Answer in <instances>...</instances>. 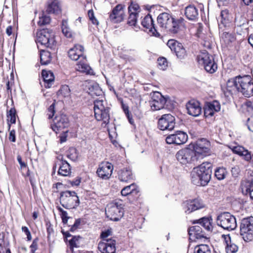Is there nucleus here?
Instances as JSON below:
<instances>
[{"label": "nucleus", "mask_w": 253, "mask_h": 253, "mask_svg": "<svg viewBox=\"0 0 253 253\" xmlns=\"http://www.w3.org/2000/svg\"><path fill=\"white\" fill-rule=\"evenodd\" d=\"M226 244V251L227 253H235L238 249L236 245L231 243L230 238L228 235L224 236Z\"/></svg>", "instance_id": "40"}, {"label": "nucleus", "mask_w": 253, "mask_h": 253, "mask_svg": "<svg viewBox=\"0 0 253 253\" xmlns=\"http://www.w3.org/2000/svg\"><path fill=\"white\" fill-rule=\"evenodd\" d=\"M81 238L80 236H73L69 241V249L72 253H78L79 251L78 248L80 247L79 240Z\"/></svg>", "instance_id": "34"}, {"label": "nucleus", "mask_w": 253, "mask_h": 253, "mask_svg": "<svg viewBox=\"0 0 253 253\" xmlns=\"http://www.w3.org/2000/svg\"><path fill=\"white\" fill-rule=\"evenodd\" d=\"M182 206L185 210V212L187 213H190L204 208V204L201 199H195L183 202Z\"/></svg>", "instance_id": "15"}, {"label": "nucleus", "mask_w": 253, "mask_h": 253, "mask_svg": "<svg viewBox=\"0 0 253 253\" xmlns=\"http://www.w3.org/2000/svg\"><path fill=\"white\" fill-rule=\"evenodd\" d=\"M124 6L121 4H118L112 10L110 15V20L114 23L120 22L124 18Z\"/></svg>", "instance_id": "24"}, {"label": "nucleus", "mask_w": 253, "mask_h": 253, "mask_svg": "<svg viewBox=\"0 0 253 253\" xmlns=\"http://www.w3.org/2000/svg\"><path fill=\"white\" fill-rule=\"evenodd\" d=\"M175 125V118L170 114L162 115L158 122V127L162 130H172Z\"/></svg>", "instance_id": "10"}, {"label": "nucleus", "mask_w": 253, "mask_h": 253, "mask_svg": "<svg viewBox=\"0 0 253 253\" xmlns=\"http://www.w3.org/2000/svg\"><path fill=\"white\" fill-rule=\"evenodd\" d=\"M56 50L45 51L42 50L40 54V60L41 63L42 65H47L51 61V55L53 53H55Z\"/></svg>", "instance_id": "37"}, {"label": "nucleus", "mask_w": 253, "mask_h": 253, "mask_svg": "<svg viewBox=\"0 0 253 253\" xmlns=\"http://www.w3.org/2000/svg\"><path fill=\"white\" fill-rule=\"evenodd\" d=\"M238 91L242 92L245 97L253 95V83L250 76H239Z\"/></svg>", "instance_id": "8"}, {"label": "nucleus", "mask_w": 253, "mask_h": 253, "mask_svg": "<svg viewBox=\"0 0 253 253\" xmlns=\"http://www.w3.org/2000/svg\"><path fill=\"white\" fill-rule=\"evenodd\" d=\"M9 140L13 142H14L16 140L15 131L13 129L10 131Z\"/></svg>", "instance_id": "60"}, {"label": "nucleus", "mask_w": 253, "mask_h": 253, "mask_svg": "<svg viewBox=\"0 0 253 253\" xmlns=\"http://www.w3.org/2000/svg\"><path fill=\"white\" fill-rule=\"evenodd\" d=\"M119 178L121 181L127 182L133 179L131 170L129 169H121L119 172Z\"/></svg>", "instance_id": "35"}, {"label": "nucleus", "mask_w": 253, "mask_h": 253, "mask_svg": "<svg viewBox=\"0 0 253 253\" xmlns=\"http://www.w3.org/2000/svg\"><path fill=\"white\" fill-rule=\"evenodd\" d=\"M185 21L181 17L174 18H172L168 31L173 34H177L185 28Z\"/></svg>", "instance_id": "16"}, {"label": "nucleus", "mask_w": 253, "mask_h": 253, "mask_svg": "<svg viewBox=\"0 0 253 253\" xmlns=\"http://www.w3.org/2000/svg\"><path fill=\"white\" fill-rule=\"evenodd\" d=\"M204 116L206 118L213 116L215 112L220 110V104L217 101L214 100L211 102L207 103L204 106Z\"/></svg>", "instance_id": "21"}, {"label": "nucleus", "mask_w": 253, "mask_h": 253, "mask_svg": "<svg viewBox=\"0 0 253 253\" xmlns=\"http://www.w3.org/2000/svg\"><path fill=\"white\" fill-rule=\"evenodd\" d=\"M191 182L197 186H203L202 179L201 178L200 171L198 167L194 168L191 172Z\"/></svg>", "instance_id": "32"}, {"label": "nucleus", "mask_w": 253, "mask_h": 253, "mask_svg": "<svg viewBox=\"0 0 253 253\" xmlns=\"http://www.w3.org/2000/svg\"><path fill=\"white\" fill-rule=\"evenodd\" d=\"M82 220L80 218L77 219L74 224L71 226L70 230L71 232H74L78 228L80 227V225H81Z\"/></svg>", "instance_id": "54"}, {"label": "nucleus", "mask_w": 253, "mask_h": 253, "mask_svg": "<svg viewBox=\"0 0 253 253\" xmlns=\"http://www.w3.org/2000/svg\"><path fill=\"white\" fill-rule=\"evenodd\" d=\"M38 241L39 239L38 238H35L33 241V242L30 247V248H31V253H35V252L38 249Z\"/></svg>", "instance_id": "52"}, {"label": "nucleus", "mask_w": 253, "mask_h": 253, "mask_svg": "<svg viewBox=\"0 0 253 253\" xmlns=\"http://www.w3.org/2000/svg\"><path fill=\"white\" fill-rule=\"evenodd\" d=\"M27 176H29V180L31 183V184L32 186H33L36 182L35 179L30 174L29 170L28 169L27 173Z\"/></svg>", "instance_id": "62"}, {"label": "nucleus", "mask_w": 253, "mask_h": 253, "mask_svg": "<svg viewBox=\"0 0 253 253\" xmlns=\"http://www.w3.org/2000/svg\"><path fill=\"white\" fill-rule=\"evenodd\" d=\"M113 171V166L108 162L102 163L99 166L96 173L98 176L103 179H108Z\"/></svg>", "instance_id": "19"}, {"label": "nucleus", "mask_w": 253, "mask_h": 253, "mask_svg": "<svg viewBox=\"0 0 253 253\" xmlns=\"http://www.w3.org/2000/svg\"><path fill=\"white\" fill-rule=\"evenodd\" d=\"M17 159L19 165H20V168L21 169H27L26 164L22 161V158L20 155L17 156Z\"/></svg>", "instance_id": "59"}, {"label": "nucleus", "mask_w": 253, "mask_h": 253, "mask_svg": "<svg viewBox=\"0 0 253 253\" xmlns=\"http://www.w3.org/2000/svg\"><path fill=\"white\" fill-rule=\"evenodd\" d=\"M216 222L218 226L228 231L233 230L237 227L235 217L228 212H223L218 215Z\"/></svg>", "instance_id": "5"}, {"label": "nucleus", "mask_w": 253, "mask_h": 253, "mask_svg": "<svg viewBox=\"0 0 253 253\" xmlns=\"http://www.w3.org/2000/svg\"><path fill=\"white\" fill-rule=\"evenodd\" d=\"M53 122L54 125L51 126V128L56 133H57L59 130L67 127L69 125L68 118L63 114L56 116Z\"/></svg>", "instance_id": "17"}, {"label": "nucleus", "mask_w": 253, "mask_h": 253, "mask_svg": "<svg viewBox=\"0 0 253 253\" xmlns=\"http://www.w3.org/2000/svg\"><path fill=\"white\" fill-rule=\"evenodd\" d=\"M76 70L81 72L85 73L86 74L94 75L93 70L87 63L86 57L79 61L77 64Z\"/></svg>", "instance_id": "29"}, {"label": "nucleus", "mask_w": 253, "mask_h": 253, "mask_svg": "<svg viewBox=\"0 0 253 253\" xmlns=\"http://www.w3.org/2000/svg\"><path fill=\"white\" fill-rule=\"evenodd\" d=\"M211 167V164L208 162L203 163L198 167L200 171L203 186L206 185L211 179L212 173Z\"/></svg>", "instance_id": "12"}, {"label": "nucleus", "mask_w": 253, "mask_h": 253, "mask_svg": "<svg viewBox=\"0 0 253 253\" xmlns=\"http://www.w3.org/2000/svg\"><path fill=\"white\" fill-rule=\"evenodd\" d=\"M16 111L14 108H11L7 113V121L11 124L16 122Z\"/></svg>", "instance_id": "45"}, {"label": "nucleus", "mask_w": 253, "mask_h": 253, "mask_svg": "<svg viewBox=\"0 0 253 253\" xmlns=\"http://www.w3.org/2000/svg\"><path fill=\"white\" fill-rule=\"evenodd\" d=\"M116 242L115 240L103 239L99 242L98 249L101 253H115Z\"/></svg>", "instance_id": "14"}, {"label": "nucleus", "mask_w": 253, "mask_h": 253, "mask_svg": "<svg viewBox=\"0 0 253 253\" xmlns=\"http://www.w3.org/2000/svg\"><path fill=\"white\" fill-rule=\"evenodd\" d=\"M227 174L228 172L226 169L223 167L217 168L214 172L215 176L219 180L224 179Z\"/></svg>", "instance_id": "42"}, {"label": "nucleus", "mask_w": 253, "mask_h": 253, "mask_svg": "<svg viewBox=\"0 0 253 253\" xmlns=\"http://www.w3.org/2000/svg\"><path fill=\"white\" fill-rule=\"evenodd\" d=\"M235 39L233 35L228 32H224L221 36V41L223 42L226 45H228L231 42H234Z\"/></svg>", "instance_id": "43"}, {"label": "nucleus", "mask_w": 253, "mask_h": 253, "mask_svg": "<svg viewBox=\"0 0 253 253\" xmlns=\"http://www.w3.org/2000/svg\"><path fill=\"white\" fill-rule=\"evenodd\" d=\"M185 15L188 19L196 21L199 17L198 9L194 5H189L185 8Z\"/></svg>", "instance_id": "27"}, {"label": "nucleus", "mask_w": 253, "mask_h": 253, "mask_svg": "<svg viewBox=\"0 0 253 253\" xmlns=\"http://www.w3.org/2000/svg\"><path fill=\"white\" fill-rule=\"evenodd\" d=\"M194 253H214V252L209 245L201 244L195 248Z\"/></svg>", "instance_id": "41"}, {"label": "nucleus", "mask_w": 253, "mask_h": 253, "mask_svg": "<svg viewBox=\"0 0 253 253\" xmlns=\"http://www.w3.org/2000/svg\"><path fill=\"white\" fill-rule=\"evenodd\" d=\"M55 103H53L48 109V119H51L55 113Z\"/></svg>", "instance_id": "55"}, {"label": "nucleus", "mask_w": 253, "mask_h": 253, "mask_svg": "<svg viewBox=\"0 0 253 253\" xmlns=\"http://www.w3.org/2000/svg\"><path fill=\"white\" fill-rule=\"evenodd\" d=\"M246 194H249L250 198L253 200V184L249 183V185L246 187Z\"/></svg>", "instance_id": "53"}, {"label": "nucleus", "mask_w": 253, "mask_h": 253, "mask_svg": "<svg viewBox=\"0 0 253 253\" xmlns=\"http://www.w3.org/2000/svg\"><path fill=\"white\" fill-rule=\"evenodd\" d=\"M129 13L127 24L130 26H135L137 21L138 13L130 12Z\"/></svg>", "instance_id": "48"}, {"label": "nucleus", "mask_w": 253, "mask_h": 253, "mask_svg": "<svg viewBox=\"0 0 253 253\" xmlns=\"http://www.w3.org/2000/svg\"><path fill=\"white\" fill-rule=\"evenodd\" d=\"M188 234L189 239L192 241H195V239L206 238L205 232L199 225H195L189 227L188 229Z\"/></svg>", "instance_id": "22"}, {"label": "nucleus", "mask_w": 253, "mask_h": 253, "mask_svg": "<svg viewBox=\"0 0 253 253\" xmlns=\"http://www.w3.org/2000/svg\"><path fill=\"white\" fill-rule=\"evenodd\" d=\"M150 105L153 111L160 110L164 108L167 102L166 99L159 92L156 91L151 94Z\"/></svg>", "instance_id": "11"}, {"label": "nucleus", "mask_w": 253, "mask_h": 253, "mask_svg": "<svg viewBox=\"0 0 253 253\" xmlns=\"http://www.w3.org/2000/svg\"><path fill=\"white\" fill-rule=\"evenodd\" d=\"M69 57L73 60H81L84 59L86 55L84 54V48L80 44H76L68 51Z\"/></svg>", "instance_id": "20"}, {"label": "nucleus", "mask_w": 253, "mask_h": 253, "mask_svg": "<svg viewBox=\"0 0 253 253\" xmlns=\"http://www.w3.org/2000/svg\"><path fill=\"white\" fill-rule=\"evenodd\" d=\"M172 18L171 15L168 13H161L157 17L158 23L161 27L168 30Z\"/></svg>", "instance_id": "26"}, {"label": "nucleus", "mask_w": 253, "mask_h": 253, "mask_svg": "<svg viewBox=\"0 0 253 253\" xmlns=\"http://www.w3.org/2000/svg\"><path fill=\"white\" fill-rule=\"evenodd\" d=\"M60 204L65 209H72L77 207L80 204V200L75 191H65L60 194Z\"/></svg>", "instance_id": "3"}, {"label": "nucleus", "mask_w": 253, "mask_h": 253, "mask_svg": "<svg viewBox=\"0 0 253 253\" xmlns=\"http://www.w3.org/2000/svg\"><path fill=\"white\" fill-rule=\"evenodd\" d=\"M240 235L245 242L253 240V217L243 219L240 225Z\"/></svg>", "instance_id": "7"}, {"label": "nucleus", "mask_w": 253, "mask_h": 253, "mask_svg": "<svg viewBox=\"0 0 253 253\" xmlns=\"http://www.w3.org/2000/svg\"><path fill=\"white\" fill-rule=\"evenodd\" d=\"M141 24L143 27L147 29H149V31L155 35L157 33L154 24L153 20L151 15L148 14L146 15L141 21Z\"/></svg>", "instance_id": "31"}, {"label": "nucleus", "mask_w": 253, "mask_h": 253, "mask_svg": "<svg viewBox=\"0 0 253 253\" xmlns=\"http://www.w3.org/2000/svg\"><path fill=\"white\" fill-rule=\"evenodd\" d=\"M138 187L134 183H132L129 186L125 187L121 191V194L123 196H127L129 194L136 195L139 192Z\"/></svg>", "instance_id": "36"}, {"label": "nucleus", "mask_w": 253, "mask_h": 253, "mask_svg": "<svg viewBox=\"0 0 253 253\" xmlns=\"http://www.w3.org/2000/svg\"><path fill=\"white\" fill-rule=\"evenodd\" d=\"M212 219L211 217H203L198 220H194L193 223H198L203 226L208 232H211L212 230Z\"/></svg>", "instance_id": "30"}, {"label": "nucleus", "mask_w": 253, "mask_h": 253, "mask_svg": "<svg viewBox=\"0 0 253 253\" xmlns=\"http://www.w3.org/2000/svg\"><path fill=\"white\" fill-rule=\"evenodd\" d=\"M105 213L111 220L117 221L123 216L124 210L121 204L112 203L108 206Z\"/></svg>", "instance_id": "9"}, {"label": "nucleus", "mask_w": 253, "mask_h": 253, "mask_svg": "<svg viewBox=\"0 0 253 253\" xmlns=\"http://www.w3.org/2000/svg\"><path fill=\"white\" fill-rule=\"evenodd\" d=\"M57 158L61 162L58 174L64 176H68L71 172L70 165L66 160L63 159L62 156H59Z\"/></svg>", "instance_id": "25"}, {"label": "nucleus", "mask_w": 253, "mask_h": 253, "mask_svg": "<svg viewBox=\"0 0 253 253\" xmlns=\"http://www.w3.org/2000/svg\"><path fill=\"white\" fill-rule=\"evenodd\" d=\"M210 142L205 138L199 140L193 149L185 148L179 150L176 154L177 161L182 165L192 164L202 159L210 154Z\"/></svg>", "instance_id": "1"}, {"label": "nucleus", "mask_w": 253, "mask_h": 253, "mask_svg": "<svg viewBox=\"0 0 253 253\" xmlns=\"http://www.w3.org/2000/svg\"><path fill=\"white\" fill-rule=\"evenodd\" d=\"M61 28L62 33L65 37L68 38L72 37V32L70 28L68 27L67 20H62Z\"/></svg>", "instance_id": "44"}, {"label": "nucleus", "mask_w": 253, "mask_h": 253, "mask_svg": "<svg viewBox=\"0 0 253 253\" xmlns=\"http://www.w3.org/2000/svg\"><path fill=\"white\" fill-rule=\"evenodd\" d=\"M238 81L239 76L236 77L235 79H231L229 80L227 82V87L229 88L234 86L237 89V90H238V84H239Z\"/></svg>", "instance_id": "51"}, {"label": "nucleus", "mask_w": 253, "mask_h": 253, "mask_svg": "<svg viewBox=\"0 0 253 253\" xmlns=\"http://www.w3.org/2000/svg\"><path fill=\"white\" fill-rule=\"evenodd\" d=\"M70 94V89L67 85H62L58 91V95L63 97H68Z\"/></svg>", "instance_id": "47"}, {"label": "nucleus", "mask_w": 253, "mask_h": 253, "mask_svg": "<svg viewBox=\"0 0 253 253\" xmlns=\"http://www.w3.org/2000/svg\"><path fill=\"white\" fill-rule=\"evenodd\" d=\"M42 75L45 83V87L49 88L52 83L54 80V76L53 73L50 71H47L43 70L42 71Z\"/></svg>", "instance_id": "33"}, {"label": "nucleus", "mask_w": 253, "mask_h": 253, "mask_svg": "<svg viewBox=\"0 0 253 253\" xmlns=\"http://www.w3.org/2000/svg\"><path fill=\"white\" fill-rule=\"evenodd\" d=\"M168 44L178 58L182 59L187 56L186 51L182 43L174 40H169Z\"/></svg>", "instance_id": "18"}, {"label": "nucleus", "mask_w": 253, "mask_h": 253, "mask_svg": "<svg viewBox=\"0 0 253 253\" xmlns=\"http://www.w3.org/2000/svg\"><path fill=\"white\" fill-rule=\"evenodd\" d=\"M38 42L42 45L55 51L56 49V42L54 40V35L51 30L42 29L37 33Z\"/></svg>", "instance_id": "4"}, {"label": "nucleus", "mask_w": 253, "mask_h": 253, "mask_svg": "<svg viewBox=\"0 0 253 253\" xmlns=\"http://www.w3.org/2000/svg\"><path fill=\"white\" fill-rule=\"evenodd\" d=\"M50 18L49 16L46 15L42 11V15L39 17V20L38 24L40 26H43L48 24L50 22Z\"/></svg>", "instance_id": "46"}, {"label": "nucleus", "mask_w": 253, "mask_h": 253, "mask_svg": "<svg viewBox=\"0 0 253 253\" xmlns=\"http://www.w3.org/2000/svg\"><path fill=\"white\" fill-rule=\"evenodd\" d=\"M186 107L188 114L193 117H198L202 113V108L200 103L194 100L188 101Z\"/></svg>", "instance_id": "23"}, {"label": "nucleus", "mask_w": 253, "mask_h": 253, "mask_svg": "<svg viewBox=\"0 0 253 253\" xmlns=\"http://www.w3.org/2000/svg\"><path fill=\"white\" fill-rule=\"evenodd\" d=\"M46 12L48 14H57L61 12L58 0H48L47 2Z\"/></svg>", "instance_id": "28"}, {"label": "nucleus", "mask_w": 253, "mask_h": 253, "mask_svg": "<svg viewBox=\"0 0 253 253\" xmlns=\"http://www.w3.org/2000/svg\"><path fill=\"white\" fill-rule=\"evenodd\" d=\"M246 106L247 107V109L248 112H251V113L253 115V104L252 102L248 101L246 103Z\"/></svg>", "instance_id": "58"}, {"label": "nucleus", "mask_w": 253, "mask_h": 253, "mask_svg": "<svg viewBox=\"0 0 253 253\" xmlns=\"http://www.w3.org/2000/svg\"><path fill=\"white\" fill-rule=\"evenodd\" d=\"M188 139L187 134L182 131H177L174 134L168 136L166 141L169 144L181 145L185 143Z\"/></svg>", "instance_id": "13"}, {"label": "nucleus", "mask_w": 253, "mask_h": 253, "mask_svg": "<svg viewBox=\"0 0 253 253\" xmlns=\"http://www.w3.org/2000/svg\"><path fill=\"white\" fill-rule=\"evenodd\" d=\"M89 94L93 97L102 95L103 92L99 86V84L96 83L91 84L88 88Z\"/></svg>", "instance_id": "38"}, {"label": "nucleus", "mask_w": 253, "mask_h": 253, "mask_svg": "<svg viewBox=\"0 0 253 253\" xmlns=\"http://www.w3.org/2000/svg\"><path fill=\"white\" fill-rule=\"evenodd\" d=\"M110 110L107 103L103 99H96L94 101V112L95 119L98 121H102L107 125L110 121Z\"/></svg>", "instance_id": "2"}, {"label": "nucleus", "mask_w": 253, "mask_h": 253, "mask_svg": "<svg viewBox=\"0 0 253 253\" xmlns=\"http://www.w3.org/2000/svg\"><path fill=\"white\" fill-rule=\"evenodd\" d=\"M123 109L124 112L125 113L126 116L130 114L129 110H128V107L127 106L123 104Z\"/></svg>", "instance_id": "64"}, {"label": "nucleus", "mask_w": 253, "mask_h": 253, "mask_svg": "<svg viewBox=\"0 0 253 253\" xmlns=\"http://www.w3.org/2000/svg\"><path fill=\"white\" fill-rule=\"evenodd\" d=\"M139 6L137 4L132 3L128 7V12H137V11L139 9Z\"/></svg>", "instance_id": "56"}, {"label": "nucleus", "mask_w": 253, "mask_h": 253, "mask_svg": "<svg viewBox=\"0 0 253 253\" xmlns=\"http://www.w3.org/2000/svg\"><path fill=\"white\" fill-rule=\"evenodd\" d=\"M110 231L109 230L106 232H102L101 234V237L103 239H108L107 238L110 235Z\"/></svg>", "instance_id": "63"}, {"label": "nucleus", "mask_w": 253, "mask_h": 253, "mask_svg": "<svg viewBox=\"0 0 253 253\" xmlns=\"http://www.w3.org/2000/svg\"><path fill=\"white\" fill-rule=\"evenodd\" d=\"M199 64L203 66L205 70L211 74L214 73L217 69V65L213 57L206 50L201 52L197 57Z\"/></svg>", "instance_id": "6"}, {"label": "nucleus", "mask_w": 253, "mask_h": 253, "mask_svg": "<svg viewBox=\"0 0 253 253\" xmlns=\"http://www.w3.org/2000/svg\"><path fill=\"white\" fill-rule=\"evenodd\" d=\"M233 151L235 154L244 156L245 159L247 161H250L251 159V155L248 150L245 149L242 146H238L234 147Z\"/></svg>", "instance_id": "39"}, {"label": "nucleus", "mask_w": 253, "mask_h": 253, "mask_svg": "<svg viewBox=\"0 0 253 253\" xmlns=\"http://www.w3.org/2000/svg\"><path fill=\"white\" fill-rule=\"evenodd\" d=\"M158 66L160 69L165 70L168 66L167 59L164 57H160L157 60Z\"/></svg>", "instance_id": "50"}, {"label": "nucleus", "mask_w": 253, "mask_h": 253, "mask_svg": "<svg viewBox=\"0 0 253 253\" xmlns=\"http://www.w3.org/2000/svg\"><path fill=\"white\" fill-rule=\"evenodd\" d=\"M22 230L27 235V240L31 241L32 240V236L28 227L26 226H22Z\"/></svg>", "instance_id": "57"}, {"label": "nucleus", "mask_w": 253, "mask_h": 253, "mask_svg": "<svg viewBox=\"0 0 253 253\" xmlns=\"http://www.w3.org/2000/svg\"><path fill=\"white\" fill-rule=\"evenodd\" d=\"M80 183L81 178L79 177H76L75 179L70 181V183L73 186H78L80 185Z\"/></svg>", "instance_id": "61"}, {"label": "nucleus", "mask_w": 253, "mask_h": 253, "mask_svg": "<svg viewBox=\"0 0 253 253\" xmlns=\"http://www.w3.org/2000/svg\"><path fill=\"white\" fill-rule=\"evenodd\" d=\"M67 157L71 159V160L75 161H76L78 157V154L77 153V150L74 148H70L67 154Z\"/></svg>", "instance_id": "49"}]
</instances>
